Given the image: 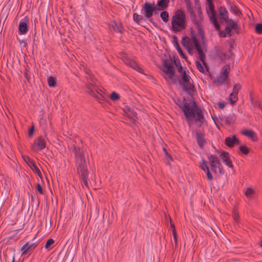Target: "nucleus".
I'll return each mask as SVG.
<instances>
[{"label": "nucleus", "mask_w": 262, "mask_h": 262, "mask_svg": "<svg viewBox=\"0 0 262 262\" xmlns=\"http://www.w3.org/2000/svg\"><path fill=\"white\" fill-rule=\"evenodd\" d=\"M175 101L176 104L184 112L190 126L195 123L199 127L202 125L203 116L192 99L189 100V101H186L185 99L183 100L178 99L177 101Z\"/></svg>", "instance_id": "nucleus-1"}, {"label": "nucleus", "mask_w": 262, "mask_h": 262, "mask_svg": "<svg viewBox=\"0 0 262 262\" xmlns=\"http://www.w3.org/2000/svg\"><path fill=\"white\" fill-rule=\"evenodd\" d=\"M204 39V35L202 32H200L198 35L196 36H192L191 38H186L183 39V45L186 48L188 53L192 55L193 53V49L195 48L200 56V57L202 60H203L204 58V55L203 51L201 49L200 44L199 43V40L201 39L203 40Z\"/></svg>", "instance_id": "nucleus-2"}, {"label": "nucleus", "mask_w": 262, "mask_h": 262, "mask_svg": "<svg viewBox=\"0 0 262 262\" xmlns=\"http://www.w3.org/2000/svg\"><path fill=\"white\" fill-rule=\"evenodd\" d=\"M171 29L174 32H181L186 27L187 20L185 12L178 10L171 17Z\"/></svg>", "instance_id": "nucleus-3"}, {"label": "nucleus", "mask_w": 262, "mask_h": 262, "mask_svg": "<svg viewBox=\"0 0 262 262\" xmlns=\"http://www.w3.org/2000/svg\"><path fill=\"white\" fill-rule=\"evenodd\" d=\"M76 163L78 173L80 175L81 178L85 186H88L87 176L88 169L85 161V154L77 150H75Z\"/></svg>", "instance_id": "nucleus-4"}, {"label": "nucleus", "mask_w": 262, "mask_h": 262, "mask_svg": "<svg viewBox=\"0 0 262 262\" xmlns=\"http://www.w3.org/2000/svg\"><path fill=\"white\" fill-rule=\"evenodd\" d=\"M160 69L166 81L170 84H176L178 80L176 77L175 71L171 59L164 61Z\"/></svg>", "instance_id": "nucleus-5"}, {"label": "nucleus", "mask_w": 262, "mask_h": 262, "mask_svg": "<svg viewBox=\"0 0 262 262\" xmlns=\"http://www.w3.org/2000/svg\"><path fill=\"white\" fill-rule=\"evenodd\" d=\"M176 62L178 72L181 77V80L179 82L183 85L185 90H191L193 89L192 80L189 76V72L186 67H183L181 64L178 62Z\"/></svg>", "instance_id": "nucleus-6"}, {"label": "nucleus", "mask_w": 262, "mask_h": 262, "mask_svg": "<svg viewBox=\"0 0 262 262\" xmlns=\"http://www.w3.org/2000/svg\"><path fill=\"white\" fill-rule=\"evenodd\" d=\"M207 158L211 171L215 174H223V166L217 157L213 155H208Z\"/></svg>", "instance_id": "nucleus-7"}, {"label": "nucleus", "mask_w": 262, "mask_h": 262, "mask_svg": "<svg viewBox=\"0 0 262 262\" xmlns=\"http://www.w3.org/2000/svg\"><path fill=\"white\" fill-rule=\"evenodd\" d=\"M229 71V66H225L223 67L221 74L218 76H217L216 79L215 80L214 83H217L218 85L222 84L227 79Z\"/></svg>", "instance_id": "nucleus-8"}, {"label": "nucleus", "mask_w": 262, "mask_h": 262, "mask_svg": "<svg viewBox=\"0 0 262 262\" xmlns=\"http://www.w3.org/2000/svg\"><path fill=\"white\" fill-rule=\"evenodd\" d=\"M124 115L128 118L133 123L137 119V113L135 112L134 108L128 105H125L123 108Z\"/></svg>", "instance_id": "nucleus-9"}, {"label": "nucleus", "mask_w": 262, "mask_h": 262, "mask_svg": "<svg viewBox=\"0 0 262 262\" xmlns=\"http://www.w3.org/2000/svg\"><path fill=\"white\" fill-rule=\"evenodd\" d=\"M157 9V7L154 4L146 3L143 6L142 11L144 12L145 16L148 18L152 15L154 11H156Z\"/></svg>", "instance_id": "nucleus-10"}, {"label": "nucleus", "mask_w": 262, "mask_h": 262, "mask_svg": "<svg viewBox=\"0 0 262 262\" xmlns=\"http://www.w3.org/2000/svg\"><path fill=\"white\" fill-rule=\"evenodd\" d=\"M206 9L207 14L210 18V20H211L213 23L215 28L216 29H219L220 26L216 20L215 13L213 8V6L210 3H209Z\"/></svg>", "instance_id": "nucleus-11"}, {"label": "nucleus", "mask_w": 262, "mask_h": 262, "mask_svg": "<svg viewBox=\"0 0 262 262\" xmlns=\"http://www.w3.org/2000/svg\"><path fill=\"white\" fill-rule=\"evenodd\" d=\"M122 59L125 62V63L128 66H130L134 69L136 70L139 73L144 74L143 70L140 67L138 64L134 60H132V59H129L128 57L126 56H123L122 57Z\"/></svg>", "instance_id": "nucleus-12"}, {"label": "nucleus", "mask_w": 262, "mask_h": 262, "mask_svg": "<svg viewBox=\"0 0 262 262\" xmlns=\"http://www.w3.org/2000/svg\"><path fill=\"white\" fill-rule=\"evenodd\" d=\"M199 167L202 170H203L206 173L207 179L209 181H211V180H213V178L209 170V166L208 165V163L204 159H202L201 162L199 165Z\"/></svg>", "instance_id": "nucleus-13"}, {"label": "nucleus", "mask_w": 262, "mask_h": 262, "mask_svg": "<svg viewBox=\"0 0 262 262\" xmlns=\"http://www.w3.org/2000/svg\"><path fill=\"white\" fill-rule=\"evenodd\" d=\"M46 146L45 140L40 137L34 142L32 148L34 150L38 151L43 149Z\"/></svg>", "instance_id": "nucleus-14"}, {"label": "nucleus", "mask_w": 262, "mask_h": 262, "mask_svg": "<svg viewBox=\"0 0 262 262\" xmlns=\"http://www.w3.org/2000/svg\"><path fill=\"white\" fill-rule=\"evenodd\" d=\"M221 158L223 163H224L229 167L232 168L233 165L231 161L229 154L225 151L222 152L220 155Z\"/></svg>", "instance_id": "nucleus-15"}, {"label": "nucleus", "mask_w": 262, "mask_h": 262, "mask_svg": "<svg viewBox=\"0 0 262 262\" xmlns=\"http://www.w3.org/2000/svg\"><path fill=\"white\" fill-rule=\"evenodd\" d=\"M225 143L226 145L229 147H232L235 144H240L239 140L236 138V136L235 135L226 138L225 140Z\"/></svg>", "instance_id": "nucleus-16"}, {"label": "nucleus", "mask_w": 262, "mask_h": 262, "mask_svg": "<svg viewBox=\"0 0 262 262\" xmlns=\"http://www.w3.org/2000/svg\"><path fill=\"white\" fill-rule=\"evenodd\" d=\"M242 134L251 139L252 141L257 140V137L254 132L251 129H245L242 131Z\"/></svg>", "instance_id": "nucleus-17"}, {"label": "nucleus", "mask_w": 262, "mask_h": 262, "mask_svg": "<svg viewBox=\"0 0 262 262\" xmlns=\"http://www.w3.org/2000/svg\"><path fill=\"white\" fill-rule=\"evenodd\" d=\"M228 12L225 9L221 8L220 9V19L222 23H227L228 22Z\"/></svg>", "instance_id": "nucleus-18"}, {"label": "nucleus", "mask_w": 262, "mask_h": 262, "mask_svg": "<svg viewBox=\"0 0 262 262\" xmlns=\"http://www.w3.org/2000/svg\"><path fill=\"white\" fill-rule=\"evenodd\" d=\"M19 34L24 35L27 33L28 30V26L25 21H20L18 26Z\"/></svg>", "instance_id": "nucleus-19"}, {"label": "nucleus", "mask_w": 262, "mask_h": 262, "mask_svg": "<svg viewBox=\"0 0 262 262\" xmlns=\"http://www.w3.org/2000/svg\"><path fill=\"white\" fill-rule=\"evenodd\" d=\"M196 140L200 147H203L206 142L204 135L198 133L196 134Z\"/></svg>", "instance_id": "nucleus-20"}, {"label": "nucleus", "mask_w": 262, "mask_h": 262, "mask_svg": "<svg viewBox=\"0 0 262 262\" xmlns=\"http://www.w3.org/2000/svg\"><path fill=\"white\" fill-rule=\"evenodd\" d=\"M169 0H160L158 2L157 6L160 10L165 9L169 3Z\"/></svg>", "instance_id": "nucleus-21"}, {"label": "nucleus", "mask_w": 262, "mask_h": 262, "mask_svg": "<svg viewBox=\"0 0 262 262\" xmlns=\"http://www.w3.org/2000/svg\"><path fill=\"white\" fill-rule=\"evenodd\" d=\"M30 167L35 173H36L41 179L42 178L41 172L39 169L34 162H31L30 163Z\"/></svg>", "instance_id": "nucleus-22"}, {"label": "nucleus", "mask_w": 262, "mask_h": 262, "mask_svg": "<svg viewBox=\"0 0 262 262\" xmlns=\"http://www.w3.org/2000/svg\"><path fill=\"white\" fill-rule=\"evenodd\" d=\"M47 82L50 87H54L56 85V77L50 76L47 78Z\"/></svg>", "instance_id": "nucleus-23"}, {"label": "nucleus", "mask_w": 262, "mask_h": 262, "mask_svg": "<svg viewBox=\"0 0 262 262\" xmlns=\"http://www.w3.org/2000/svg\"><path fill=\"white\" fill-rule=\"evenodd\" d=\"M254 193L255 190L252 188H247L245 190V194L248 198L252 197Z\"/></svg>", "instance_id": "nucleus-24"}, {"label": "nucleus", "mask_w": 262, "mask_h": 262, "mask_svg": "<svg viewBox=\"0 0 262 262\" xmlns=\"http://www.w3.org/2000/svg\"><path fill=\"white\" fill-rule=\"evenodd\" d=\"M238 100L237 94H234L233 93H231L230 95L229 100L230 103L233 105Z\"/></svg>", "instance_id": "nucleus-25"}, {"label": "nucleus", "mask_w": 262, "mask_h": 262, "mask_svg": "<svg viewBox=\"0 0 262 262\" xmlns=\"http://www.w3.org/2000/svg\"><path fill=\"white\" fill-rule=\"evenodd\" d=\"M160 16L164 22H168L169 20V14L168 12L166 11H162L160 14Z\"/></svg>", "instance_id": "nucleus-26"}, {"label": "nucleus", "mask_w": 262, "mask_h": 262, "mask_svg": "<svg viewBox=\"0 0 262 262\" xmlns=\"http://www.w3.org/2000/svg\"><path fill=\"white\" fill-rule=\"evenodd\" d=\"M228 27L231 29L236 30L237 29V24L236 21L230 20L228 22Z\"/></svg>", "instance_id": "nucleus-27"}, {"label": "nucleus", "mask_w": 262, "mask_h": 262, "mask_svg": "<svg viewBox=\"0 0 262 262\" xmlns=\"http://www.w3.org/2000/svg\"><path fill=\"white\" fill-rule=\"evenodd\" d=\"M133 19L136 22L139 23L140 21L144 19L143 17L137 13H134L133 14Z\"/></svg>", "instance_id": "nucleus-28"}, {"label": "nucleus", "mask_w": 262, "mask_h": 262, "mask_svg": "<svg viewBox=\"0 0 262 262\" xmlns=\"http://www.w3.org/2000/svg\"><path fill=\"white\" fill-rule=\"evenodd\" d=\"M88 89H90V91H89V93L93 96L94 97H95L97 98L98 99H100V97H102V96L101 94H99L98 92H97L98 94L96 95L94 92V90L90 88L89 86H88Z\"/></svg>", "instance_id": "nucleus-29"}, {"label": "nucleus", "mask_w": 262, "mask_h": 262, "mask_svg": "<svg viewBox=\"0 0 262 262\" xmlns=\"http://www.w3.org/2000/svg\"><path fill=\"white\" fill-rule=\"evenodd\" d=\"M174 47L176 48V49H177V50L178 51V53H179V54L183 58H185V55L184 54L182 50H181V48L180 47V46H179L178 43L177 42H176L175 44H174Z\"/></svg>", "instance_id": "nucleus-30"}, {"label": "nucleus", "mask_w": 262, "mask_h": 262, "mask_svg": "<svg viewBox=\"0 0 262 262\" xmlns=\"http://www.w3.org/2000/svg\"><path fill=\"white\" fill-rule=\"evenodd\" d=\"M112 27L114 31H117V32H121V27L120 25H117L115 22L112 23Z\"/></svg>", "instance_id": "nucleus-31"}, {"label": "nucleus", "mask_w": 262, "mask_h": 262, "mask_svg": "<svg viewBox=\"0 0 262 262\" xmlns=\"http://www.w3.org/2000/svg\"><path fill=\"white\" fill-rule=\"evenodd\" d=\"M241 86L239 84H235L233 86V91L232 93L234 94H238L239 90H240Z\"/></svg>", "instance_id": "nucleus-32"}, {"label": "nucleus", "mask_w": 262, "mask_h": 262, "mask_svg": "<svg viewBox=\"0 0 262 262\" xmlns=\"http://www.w3.org/2000/svg\"><path fill=\"white\" fill-rule=\"evenodd\" d=\"M196 66L198 68V69L201 72H204L205 71V69L202 65V64L199 62V61H196L195 62Z\"/></svg>", "instance_id": "nucleus-33"}, {"label": "nucleus", "mask_w": 262, "mask_h": 262, "mask_svg": "<svg viewBox=\"0 0 262 262\" xmlns=\"http://www.w3.org/2000/svg\"><path fill=\"white\" fill-rule=\"evenodd\" d=\"M231 29L227 26L225 30V31H224V35H223L224 37H227V36H230V35H231Z\"/></svg>", "instance_id": "nucleus-34"}, {"label": "nucleus", "mask_w": 262, "mask_h": 262, "mask_svg": "<svg viewBox=\"0 0 262 262\" xmlns=\"http://www.w3.org/2000/svg\"><path fill=\"white\" fill-rule=\"evenodd\" d=\"M240 152L244 154H247L249 152V149L247 147L242 146L239 147Z\"/></svg>", "instance_id": "nucleus-35"}, {"label": "nucleus", "mask_w": 262, "mask_h": 262, "mask_svg": "<svg viewBox=\"0 0 262 262\" xmlns=\"http://www.w3.org/2000/svg\"><path fill=\"white\" fill-rule=\"evenodd\" d=\"M111 99L113 101H116L119 99V95L115 92H113L110 96Z\"/></svg>", "instance_id": "nucleus-36"}, {"label": "nucleus", "mask_w": 262, "mask_h": 262, "mask_svg": "<svg viewBox=\"0 0 262 262\" xmlns=\"http://www.w3.org/2000/svg\"><path fill=\"white\" fill-rule=\"evenodd\" d=\"M54 241L53 239H52V238L49 239L46 244L45 248L46 249L49 248L50 247L54 244Z\"/></svg>", "instance_id": "nucleus-37"}, {"label": "nucleus", "mask_w": 262, "mask_h": 262, "mask_svg": "<svg viewBox=\"0 0 262 262\" xmlns=\"http://www.w3.org/2000/svg\"><path fill=\"white\" fill-rule=\"evenodd\" d=\"M30 249H29V247H28V243H26L21 248V251H23L22 255L25 254Z\"/></svg>", "instance_id": "nucleus-38"}, {"label": "nucleus", "mask_w": 262, "mask_h": 262, "mask_svg": "<svg viewBox=\"0 0 262 262\" xmlns=\"http://www.w3.org/2000/svg\"><path fill=\"white\" fill-rule=\"evenodd\" d=\"M255 30L257 33L260 34L262 33V24H258L255 27Z\"/></svg>", "instance_id": "nucleus-39"}, {"label": "nucleus", "mask_w": 262, "mask_h": 262, "mask_svg": "<svg viewBox=\"0 0 262 262\" xmlns=\"http://www.w3.org/2000/svg\"><path fill=\"white\" fill-rule=\"evenodd\" d=\"M191 17V19H192V21L195 24H196L198 26H199V25H200V20H196L195 19V15L194 13H192Z\"/></svg>", "instance_id": "nucleus-40"}, {"label": "nucleus", "mask_w": 262, "mask_h": 262, "mask_svg": "<svg viewBox=\"0 0 262 262\" xmlns=\"http://www.w3.org/2000/svg\"><path fill=\"white\" fill-rule=\"evenodd\" d=\"M36 189L40 194H42L43 193V189L39 184H37Z\"/></svg>", "instance_id": "nucleus-41"}, {"label": "nucleus", "mask_w": 262, "mask_h": 262, "mask_svg": "<svg viewBox=\"0 0 262 262\" xmlns=\"http://www.w3.org/2000/svg\"><path fill=\"white\" fill-rule=\"evenodd\" d=\"M28 247H29V249H34L36 247V245L34 243L29 244L28 243Z\"/></svg>", "instance_id": "nucleus-42"}, {"label": "nucleus", "mask_w": 262, "mask_h": 262, "mask_svg": "<svg viewBox=\"0 0 262 262\" xmlns=\"http://www.w3.org/2000/svg\"><path fill=\"white\" fill-rule=\"evenodd\" d=\"M218 106L220 108H223L225 106V104L224 102H219Z\"/></svg>", "instance_id": "nucleus-43"}, {"label": "nucleus", "mask_w": 262, "mask_h": 262, "mask_svg": "<svg viewBox=\"0 0 262 262\" xmlns=\"http://www.w3.org/2000/svg\"><path fill=\"white\" fill-rule=\"evenodd\" d=\"M163 150H164V152H165V156H166V158H167V159H171V158H170V156L168 155V153H167V152L166 151V150H165V149L164 148H163Z\"/></svg>", "instance_id": "nucleus-44"}, {"label": "nucleus", "mask_w": 262, "mask_h": 262, "mask_svg": "<svg viewBox=\"0 0 262 262\" xmlns=\"http://www.w3.org/2000/svg\"><path fill=\"white\" fill-rule=\"evenodd\" d=\"M33 132H34V128H33V127H32V128L30 129L29 132V136H31L33 135Z\"/></svg>", "instance_id": "nucleus-45"}, {"label": "nucleus", "mask_w": 262, "mask_h": 262, "mask_svg": "<svg viewBox=\"0 0 262 262\" xmlns=\"http://www.w3.org/2000/svg\"><path fill=\"white\" fill-rule=\"evenodd\" d=\"M173 236L174 238L175 242L177 243V237H176V231L174 229L173 230Z\"/></svg>", "instance_id": "nucleus-46"}, {"label": "nucleus", "mask_w": 262, "mask_h": 262, "mask_svg": "<svg viewBox=\"0 0 262 262\" xmlns=\"http://www.w3.org/2000/svg\"><path fill=\"white\" fill-rule=\"evenodd\" d=\"M198 15H199V17L200 18V19H202V15L201 12L200 11H199Z\"/></svg>", "instance_id": "nucleus-47"}, {"label": "nucleus", "mask_w": 262, "mask_h": 262, "mask_svg": "<svg viewBox=\"0 0 262 262\" xmlns=\"http://www.w3.org/2000/svg\"><path fill=\"white\" fill-rule=\"evenodd\" d=\"M233 10L236 14L238 13V10L236 8H234Z\"/></svg>", "instance_id": "nucleus-48"}, {"label": "nucleus", "mask_w": 262, "mask_h": 262, "mask_svg": "<svg viewBox=\"0 0 262 262\" xmlns=\"http://www.w3.org/2000/svg\"><path fill=\"white\" fill-rule=\"evenodd\" d=\"M234 219L235 220H237V215L236 214L234 215Z\"/></svg>", "instance_id": "nucleus-49"}, {"label": "nucleus", "mask_w": 262, "mask_h": 262, "mask_svg": "<svg viewBox=\"0 0 262 262\" xmlns=\"http://www.w3.org/2000/svg\"><path fill=\"white\" fill-rule=\"evenodd\" d=\"M12 262H15V258H14V257H13Z\"/></svg>", "instance_id": "nucleus-50"}, {"label": "nucleus", "mask_w": 262, "mask_h": 262, "mask_svg": "<svg viewBox=\"0 0 262 262\" xmlns=\"http://www.w3.org/2000/svg\"><path fill=\"white\" fill-rule=\"evenodd\" d=\"M261 246L262 247V240H261Z\"/></svg>", "instance_id": "nucleus-51"}, {"label": "nucleus", "mask_w": 262, "mask_h": 262, "mask_svg": "<svg viewBox=\"0 0 262 262\" xmlns=\"http://www.w3.org/2000/svg\"><path fill=\"white\" fill-rule=\"evenodd\" d=\"M260 108H261V110H262V107H260Z\"/></svg>", "instance_id": "nucleus-52"}]
</instances>
